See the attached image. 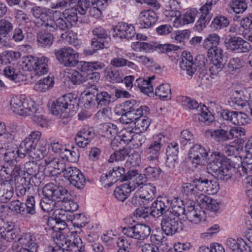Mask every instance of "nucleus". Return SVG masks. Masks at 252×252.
Returning a JSON list of instances; mask_svg holds the SVG:
<instances>
[{
    "instance_id": "f257e3e1",
    "label": "nucleus",
    "mask_w": 252,
    "mask_h": 252,
    "mask_svg": "<svg viewBox=\"0 0 252 252\" xmlns=\"http://www.w3.org/2000/svg\"><path fill=\"white\" fill-rule=\"evenodd\" d=\"M31 12L36 19L35 24L48 32H54L59 29L65 31L70 28L65 20L61 17L54 19L50 14V9L44 7L35 6L31 9Z\"/></svg>"
},
{
    "instance_id": "f03ea898",
    "label": "nucleus",
    "mask_w": 252,
    "mask_h": 252,
    "mask_svg": "<svg viewBox=\"0 0 252 252\" xmlns=\"http://www.w3.org/2000/svg\"><path fill=\"white\" fill-rule=\"evenodd\" d=\"M58 187L56 188L53 184H48L43 189L42 192L44 197L40 202L41 209L45 212H50L56 208H59L60 200L59 193L62 194L66 193V189L63 188V180L57 177L55 179Z\"/></svg>"
},
{
    "instance_id": "7ed1b4c3",
    "label": "nucleus",
    "mask_w": 252,
    "mask_h": 252,
    "mask_svg": "<svg viewBox=\"0 0 252 252\" xmlns=\"http://www.w3.org/2000/svg\"><path fill=\"white\" fill-rule=\"evenodd\" d=\"M227 158L220 153L215 152L211 154L207 169L208 173L219 180L227 181L231 177V173L227 167Z\"/></svg>"
},
{
    "instance_id": "20e7f679",
    "label": "nucleus",
    "mask_w": 252,
    "mask_h": 252,
    "mask_svg": "<svg viewBox=\"0 0 252 252\" xmlns=\"http://www.w3.org/2000/svg\"><path fill=\"white\" fill-rule=\"evenodd\" d=\"M78 106V99L77 96L73 94H68L58 98L53 102L51 106L53 115L57 117H67L68 110L74 108Z\"/></svg>"
},
{
    "instance_id": "39448f33",
    "label": "nucleus",
    "mask_w": 252,
    "mask_h": 252,
    "mask_svg": "<svg viewBox=\"0 0 252 252\" xmlns=\"http://www.w3.org/2000/svg\"><path fill=\"white\" fill-rule=\"evenodd\" d=\"M10 107L14 113L25 116L32 115L38 110L34 101L22 95L13 96Z\"/></svg>"
},
{
    "instance_id": "423d86ee",
    "label": "nucleus",
    "mask_w": 252,
    "mask_h": 252,
    "mask_svg": "<svg viewBox=\"0 0 252 252\" xmlns=\"http://www.w3.org/2000/svg\"><path fill=\"white\" fill-rule=\"evenodd\" d=\"M42 238V235L32 233H23L18 238V241H15L12 246L13 251L18 249H25L33 252H36L38 244Z\"/></svg>"
},
{
    "instance_id": "0eeeda50",
    "label": "nucleus",
    "mask_w": 252,
    "mask_h": 252,
    "mask_svg": "<svg viewBox=\"0 0 252 252\" xmlns=\"http://www.w3.org/2000/svg\"><path fill=\"white\" fill-rule=\"evenodd\" d=\"M178 217L170 211H167L162 216L161 226L167 235L172 236L183 229V223L179 220Z\"/></svg>"
},
{
    "instance_id": "6e6552de",
    "label": "nucleus",
    "mask_w": 252,
    "mask_h": 252,
    "mask_svg": "<svg viewBox=\"0 0 252 252\" xmlns=\"http://www.w3.org/2000/svg\"><path fill=\"white\" fill-rule=\"evenodd\" d=\"M57 60L67 67H75L79 63L78 53L69 47H64L55 51Z\"/></svg>"
},
{
    "instance_id": "1a4fd4ad",
    "label": "nucleus",
    "mask_w": 252,
    "mask_h": 252,
    "mask_svg": "<svg viewBox=\"0 0 252 252\" xmlns=\"http://www.w3.org/2000/svg\"><path fill=\"white\" fill-rule=\"evenodd\" d=\"M166 139L167 138L160 133L154 136V141L151 142L145 150L148 161L158 162L161 148L166 143Z\"/></svg>"
},
{
    "instance_id": "9d476101",
    "label": "nucleus",
    "mask_w": 252,
    "mask_h": 252,
    "mask_svg": "<svg viewBox=\"0 0 252 252\" xmlns=\"http://www.w3.org/2000/svg\"><path fill=\"white\" fill-rule=\"evenodd\" d=\"M42 164L45 166V172L49 176H55L61 173L64 174L67 167L63 161L54 157L51 154H49L45 158L44 162Z\"/></svg>"
},
{
    "instance_id": "9b49d317",
    "label": "nucleus",
    "mask_w": 252,
    "mask_h": 252,
    "mask_svg": "<svg viewBox=\"0 0 252 252\" xmlns=\"http://www.w3.org/2000/svg\"><path fill=\"white\" fill-rule=\"evenodd\" d=\"M127 180V174L123 167L116 166L110 170L108 173L103 174L100 177V181L104 187H110L118 181Z\"/></svg>"
},
{
    "instance_id": "f8f14e48",
    "label": "nucleus",
    "mask_w": 252,
    "mask_h": 252,
    "mask_svg": "<svg viewBox=\"0 0 252 252\" xmlns=\"http://www.w3.org/2000/svg\"><path fill=\"white\" fill-rule=\"evenodd\" d=\"M226 48L234 53H241L248 52L251 49L250 44L239 37H230L224 41Z\"/></svg>"
},
{
    "instance_id": "ddd939ff",
    "label": "nucleus",
    "mask_w": 252,
    "mask_h": 252,
    "mask_svg": "<svg viewBox=\"0 0 252 252\" xmlns=\"http://www.w3.org/2000/svg\"><path fill=\"white\" fill-rule=\"evenodd\" d=\"M63 176L71 184L78 189H82L85 186V177L81 171L75 167H67Z\"/></svg>"
},
{
    "instance_id": "4468645a",
    "label": "nucleus",
    "mask_w": 252,
    "mask_h": 252,
    "mask_svg": "<svg viewBox=\"0 0 252 252\" xmlns=\"http://www.w3.org/2000/svg\"><path fill=\"white\" fill-rule=\"evenodd\" d=\"M220 114L223 120L235 125H245L249 123V116L244 113L223 110Z\"/></svg>"
},
{
    "instance_id": "2eb2a0df",
    "label": "nucleus",
    "mask_w": 252,
    "mask_h": 252,
    "mask_svg": "<svg viewBox=\"0 0 252 252\" xmlns=\"http://www.w3.org/2000/svg\"><path fill=\"white\" fill-rule=\"evenodd\" d=\"M180 66L182 70L190 77H192L195 74L197 66L194 62L193 56L190 52L185 51L182 53Z\"/></svg>"
},
{
    "instance_id": "dca6fc26",
    "label": "nucleus",
    "mask_w": 252,
    "mask_h": 252,
    "mask_svg": "<svg viewBox=\"0 0 252 252\" xmlns=\"http://www.w3.org/2000/svg\"><path fill=\"white\" fill-rule=\"evenodd\" d=\"M158 16L155 11L144 10L140 13L136 24L141 29L149 28L156 22Z\"/></svg>"
},
{
    "instance_id": "f3484780",
    "label": "nucleus",
    "mask_w": 252,
    "mask_h": 252,
    "mask_svg": "<svg viewBox=\"0 0 252 252\" xmlns=\"http://www.w3.org/2000/svg\"><path fill=\"white\" fill-rule=\"evenodd\" d=\"M189 158L197 164L207 162L208 154L206 150L200 145H194L189 150Z\"/></svg>"
},
{
    "instance_id": "a211bd4d",
    "label": "nucleus",
    "mask_w": 252,
    "mask_h": 252,
    "mask_svg": "<svg viewBox=\"0 0 252 252\" xmlns=\"http://www.w3.org/2000/svg\"><path fill=\"white\" fill-rule=\"evenodd\" d=\"M48 145V143L46 139L41 140L37 143V144H34L31 147L30 156L36 160L43 159V162H44L45 158L49 155H47Z\"/></svg>"
},
{
    "instance_id": "6ab92c4d",
    "label": "nucleus",
    "mask_w": 252,
    "mask_h": 252,
    "mask_svg": "<svg viewBox=\"0 0 252 252\" xmlns=\"http://www.w3.org/2000/svg\"><path fill=\"white\" fill-rule=\"evenodd\" d=\"M169 209L168 198L166 197L158 198L152 204L150 208L151 215L155 218L163 216Z\"/></svg>"
},
{
    "instance_id": "aec40b11",
    "label": "nucleus",
    "mask_w": 252,
    "mask_h": 252,
    "mask_svg": "<svg viewBox=\"0 0 252 252\" xmlns=\"http://www.w3.org/2000/svg\"><path fill=\"white\" fill-rule=\"evenodd\" d=\"M13 29V25L5 19L0 20V47H10L8 34Z\"/></svg>"
},
{
    "instance_id": "412c9836",
    "label": "nucleus",
    "mask_w": 252,
    "mask_h": 252,
    "mask_svg": "<svg viewBox=\"0 0 252 252\" xmlns=\"http://www.w3.org/2000/svg\"><path fill=\"white\" fill-rule=\"evenodd\" d=\"M117 36L121 38L131 39L135 34L134 28L130 24L119 23L114 28Z\"/></svg>"
},
{
    "instance_id": "4be33fe9",
    "label": "nucleus",
    "mask_w": 252,
    "mask_h": 252,
    "mask_svg": "<svg viewBox=\"0 0 252 252\" xmlns=\"http://www.w3.org/2000/svg\"><path fill=\"white\" fill-rule=\"evenodd\" d=\"M52 238L56 244V246H59L61 248L65 249V251L67 252L69 251V249H71V246H73L75 244V239L72 242L62 232H53L52 234Z\"/></svg>"
},
{
    "instance_id": "5701e85b",
    "label": "nucleus",
    "mask_w": 252,
    "mask_h": 252,
    "mask_svg": "<svg viewBox=\"0 0 252 252\" xmlns=\"http://www.w3.org/2000/svg\"><path fill=\"white\" fill-rule=\"evenodd\" d=\"M197 13L196 9L188 10L185 13L180 14L179 19L173 22V26L176 28H179L183 25L194 22Z\"/></svg>"
},
{
    "instance_id": "b1692460",
    "label": "nucleus",
    "mask_w": 252,
    "mask_h": 252,
    "mask_svg": "<svg viewBox=\"0 0 252 252\" xmlns=\"http://www.w3.org/2000/svg\"><path fill=\"white\" fill-rule=\"evenodd\" d=\"M127 180H129L128 185H132L131 188L133 190L136 188L144 186V183L146 181V177L144 175L138 174L136 170H130L127 172Z\"/></svg>"
},
{
    "instance_id": "393cba45",
    "label": "nucleus",
    "mask_w": 252,
    "mask_h": 252,
    "mask_svg": "<svg viewBox=\"0 0 252 252\" xmlns=\"http://www.w3.org/2000/svg\"><path fill=\"white\" fill-rule=\"evenodd\" d=\"M226 245L234 252H252L250 247L242 239L229 238L226 241Z\"/></svg>"
},
{
    "instance_id": "a878e982",
    "label": "nucleus",
    "mask_w": 252,
    "mask_h": 252,
    "mask_svg": "<svg viewBox=\"0 0 252 252\" xmlns=\"http://www.w3.org/2000/svg\"><path fill=\"white\" fill-rule=\"evenodd\" d=\"M19 235V230L14 227L13 223L6 222L0 237L7 242H12Z\"/></svg>"
},
{
    "instance_id": "bb28decb",
    "label": "nucleus",
    "mask_w": 252,
    "mask_h": 252,
    "mask_svg": "<svg viewBox=\"0 0 252 252\" xmlns=\"http://www.w3.org/2000/svg\"><path fill=\"white\" fill-rule=\"evenodd\" d=\"M137 191L146 204L155 198L156 193V187L152 184L144 185L139 187Z\"/></svg>"
},
{
    "instance_id": "cd10ccee",
    "label": "nucleus",
    "mask_w": 252,
    "mask_h": 252,
    "mask_svg": "<svg viewBox=\"0 0 252 252\" xmlns=\"http://www.w3.org/2000/svg\"><path fill=\"white\" fill-rule=\"evenodd\" d=\"M178 154V145L176 142H172L169 144L167 147L166 164L170 168H174L177 159Z\"/></svg>"
},
{
    "instance_id": "c85d7f7f",
    "label": "nucleus",
    "mask_w": 252,
    "mask_h": 252,
    "mask_svg": "<svg viewBox=\"0 0 252 252\" xmlns=\"http://www.w3.org/2000/svg\"><path fill=\"white\" fill-rule=\"evenodd\" d=\"M129 110L127 116L132 119L133 122L141 117L143 115V111H147L148 108L144 106H139V104L134 100H130L129 104Z\"/></svg>"
},
{
    "instance_id": "c756f323",
    "label": "nucleus",
    "mask_w": 252,
    "mask_h": 252,
    "mask_svg": "<svg viewBox=\"0 0 252 252\" xmlns=\"http://www.w3.org/2000/svg\"><path fill=\"white\" fill-rule=\"evenodd\" d=\"M169 209L167 211H170L176 216L184 214L186 210L182 199L179 198L175 197L172 199L168 198Z\"/></svg>"
},
{
    "instance_id": "7c9ffc66",
    "label": "nucleus",
    "mask_w": 252,
    "mask_h": 252,
    "mask_svg": "<svg viewBox=\"0 0 252 252\" xmlns=\"http://www.w3.org/2000/svg\"><path fill=\"white\" fill-rule=\"evenodd\" d=\"M49 59L46 57L37 58L33 69L34 74L38 76L46 74L49 71Z\"/></svg>"
},
{
    "instance_id": "2f4dec72",
    "label": "nucleus",
    "mask_w": 252,
    "mask_h": 252,
    "mask_svg": "<svg viewBox=\"0 0 252 252\" xmlns=\"http://www.w3.org/2000/svg\"><path fill=\"white\" fill-rule=\"evenodd\" d=\"M155 76H152L148 77V80L139 78L136 80L135 86H137L144 94H148L153 92V87L152 81L155 79Z\"/></svg>"
},
{
    "instance_id": "473e14b6",
    "label": "nucleus",
    "mask_w": 252,
    "mask_h": 252,
    "mask_svg": "<svg viewBox=\"0 0 252 252\" xmlns=\"http://www.w3.org/2000/svg\"><path fill=\"white\" fill-rule=\"evenodd\" d=\"M132 185L126 183L116 188L114 191L116 198L119 201H124L127 198L129 193L133 190L131 188L133 186H131Z\"/></svg>"
},
{
    "instance_id": "72a5a7b5",
    "label": "nucleus",
    "mask_w": 252,
    "mask_h": 252,
    "mask_svg": "<svg viewBox=\"0 0 252 252\" xmlns=\"http://www.w3.org/2000/svg\"><path fill=\"white\" fill-rule=\"evenodd\" d=\"M13 190L10 183L8 182L0 184V202H7L12 196Z\"/></svg>"
},
{
    "instance_id": "f704fd0d",
    "label": "nucleus",
    "mask_w": 252,
    "mask_h": 252,
    "mask_svg": "<svg viewBox=\"0 0 252 252\" xmlns=\"http://www.w3.org/2000/svg\"><path fill=\"white\" fill-rule=\"evenodd\" d=\"M59 193L60 194V193ZM69 195L70 194L67 190L66 193H64L63 195H62V194L61 193V194L59 195L60 204H63L64 209L66 212H74L77 210L78 205L73 200L68 198Z\"/></svg>"
},
{
    "instance_id": "c9c22d12",
    "label": "nucleus",
    "mask_w": 252,
    "mask_h": 252,
    "mask_svg": "<svg viewBox=\"0 0 252 252\" xmlns=\"http://www.w3.org/2000/svg\"><path fill=\"white\" fill-rule=\"evenodd\" d=\"M220 38L215 33L208 34L203 41L202 46L206 50L220 46Z\"/></svg>"
},
{
    "instance_id": "e433bc0d",
    "label": "nucleus",
    "mask_w": 252,
    "mask_h": 252,
    "mask_svg": "<svg viewBox=\"0 0 252 252\" xmlns=\"http://www.w3.org/2000/svg\"><path fill=\"white\" fill-rule=\"evenodd\" d=\"M205 135L208 137L223 141L230 139L229 132L228 133L226 130L221 128L207 130L205 131Z\"/></svg>"
},
{
    "instance_id": "4c0bfd02",
    "label": "nucleus",
    "mask_w": 252,
    "mask_h": 252,
    "mask_svg": "<svg viewBox=\"0 0 252 252\" xmlns=\"http://www.w3.org/2000/svg\"><path fill=\"white\" fill-rule=\"evenodd\" d=\"M77 9L71 7L65 9L62 13L63 18L70 27L76 25L78 21Z\"/></svg>"
},
{
    "instance_id": "58836bf2",
    "label": "nucleus",
    "mask_w": 252,
    "mask_h": 252,
    "mask_svg": "<svg viewBox=\"0 0 252 252\" xmlns=\"http://www.w3.org/2000/svg\"><path fill=\"white\" fill-rule=\"evenodd\" d=\"M193 119L196 121H198L206 123H210L214 120V116L204 105H203L202 110L193 115Z\"/></svg>"
},
{
    "instance_id": "ea45409f",
    "label": "nucleus",
    "mask_w": 252,
    "mask_h": 252,
    "mask_svg": "<svg viewBox=\"0 0 252 252\" xmlns=\"http://www.w3.org/2000/svg\"><path fill=\"white\" fill-rule=\"evenodd\" d=\"M54 83L52 77L48 76L39 80L34 86V90L39 92H44L53 86Z\"/></svg>"
},
{
    "instance_id": "a19ab883",
    "label": "nucleus",
    "mask_w": 252,
    "mask_h": 252,
    "mask_svg": "<svg viewBox=\"0 0 252 252\" xmlns=\"http://www.w3.org/2000/svg\"><path fill=\"white\" fill-rule=\"evenodd\" d=\"M86 69L81 66V72L75 70L71 71L69 78L75 85H80L87 81L86 77Z\"/></svg>"
},
{
    "instance_id": "79ce46f5",
    "label": "nucleus",
    "mask_w": 252,
    "mask_h": 252,
    "mask_svg": "<svg viewBox=\"0 0 252 252\" xmlns=\"http://www.w3.org/2000/svg\"><path fill=\"white\" fill-rule=\"evenodd\" d=\"M184 214L189 221L195 224L198 223L201 220V211L195 210L194 206H190L187 208Z\"/></svg>"
},
{
    "instance_id": "37998d69",
    "label": "nucleus",
    "mask_w": 252,
    "mask_h": 252,
    "mask_svg": "<svg viewBox=\"0 0 252 252\" xmlns=\"http://www.w3.org/2000/svg\"><path fill=\"white\" fill-rule=\"evenodd\" d=\"M61 37L65 42L76 48L79 47L81 44V40L78 38L77 34L72 31H67L62 33Z\"/></svg>"
},
{
    "instance_id": "c03bdc74",
    "label": "nucleus",
    "mask_w": 252,
    "mask_h": 252,
    "mask_svg": "<svg viewBox=\"0 0 252 252\" xmlns=\"http://www.w3.org/2000/svg\"><path fill=\"white\" fill-rule=\"evenodd\" d=\"M178 100L181 102L182 105L187 108L192 110H196L200 112L202 110L203 105L199 104L198 102L189 97L181 96L179 98Z\"/></svg>"
},
{
    "instance_id": "a18cd8bd",
    "label": "nucleus",
    "mask_w": 252,
    "mask_h": 252,
    "mask_svg": "<svg viewBox=\"0 0 252 252\" xmlns=\"http://www.w3.org/2000/svg\"><path fill=\"white\" fill-rule=\"evenodd\" d=\"M118 132V129L116 125L112 123H105L101 125L100 132L102 135L110 137L115 136Z\"/></svg>"
},
{
    "instance_id": "49530a36",
    "label": "nucleus",
    "mask_w": 252,
    "mask_h": 252,
    "mask_svg": "<svg viewBox=\"0 0 252 252\" xmlns=\"http://www.w3.org/2000/svg\"><path fill=\"white\" fill-rule=\"evenodd\" d=\"M97 107L108 105L111 102V96L107 92L97 93L95 97Z\"/></svg>"
},
{
    "instance_id": "de8ad7c7",
    "label": "nucleus",
    "mask_w": 252,
    "mask_h": 252,
    "mask_svg": "<svg viewBox=\"0 0 252 252\" xmlns=\"http://www.w3.org/2000/svg\"><path fill=\"white\" fill-rule=\"evenodd\" d=\"M37 40L42 47H49L53 43L54 37L51 33L39 32L37 34Z\"/></svg>"
},
{
    "instance_id": "09e8293b",
    "label": "nucleus",
    "mask_w": 252,
    "mask_h": 252,
    "mask_svg": "<svg viewBox=\"0 0 252 252\" xmlns=\"http://www.w3.org/2000/svg\"><path fill=\"white\" fill-rule=\"evenodd\" d=\"M230 8L236 14L243 13L248 7L246 0H231Z\"/></svg>"
},
{
    "instance_id": "8fccbe9b",
    "label": "nucleus",
    "mask_w": 252,
    "mask_h": 252,
    "mask_svg": "<svg viewBox=\"0 0 252 252\" xmlns=\"http://www.w3.org/2000/svg\"><path fill=\"white\" fill-rule=\"evenodd\" d=\"M105 74L107 79L113 83H119L123 80L122 73L117 70L107 69L105 70Z\"/></svg>"
},
{
    "instance_id": "3c124183",
    "label": "nucleus",
    "mask_w": 252,
    "mask_h": 252,
    "mask_svg": "<svg viewBox=\"0 0 252 252\" xmlns=\"http://www.w3.org/2000/svg\"><path fill=\"white\" fill-rule=\"evenodd\" d=\"M31 142L28 139H24L20 144L19 149L15 151L16 156L20 158H24L27 154L30 155Z\"/></svg>"
},
{
    "instance_id": "603ef678",
    "label": "nucleus",
    "mask_w": 252,
    "mask_h": 252,
    "mask_svg": "<svg viewBox=\"0 0 252 252\" xmlns=\"http://www.w3.org/2000/svg\"><path fill=\"white\" fill-rule=\"evenodd\" d=\"M207 51L208 57L212 58V61L222 62L223 50L220 46L211 48Z\"/></svg>"
},
{
    "instance_id": "864d4df0",
    "label": "nucleus",
    "mask_w": 252,
    "mask_h": 252,
    "mask_svg": "<svg viewBox=\"0 0 252 252\" xmlns=\"http://www.w3.org/2000/svg\"><path fill=\"white\" fill-rule=\"evenodd\" d=\"M73 225L78 228L84 227L90 221V218L84 214H76L73 216Z\"/></svg>"
},
{
    "instance_id": "5fc2aeb1",
    "label": "nucleus",
    "mask_w": 252,
    "mask_h": 252,
    "mask_svg": "<svg viewBox=\"0 0 252 252\" xmlns=\"http://www.w3.org/2000/svg\"><path fill=\"white\" fill-rule=\"evenodd\" d=\"M182 192L184 194L188 196H194L195 200L197 194H199L197 190L195 184H191L190 183H184L182 186Z\"/></svg>"
},
{
    "instance_id": "6e6d98bb",
    "label": "nucleus",
    "mask_w": 252,
    "mask_h": 252,
    "mask_svg": "<svg viewBox=\"0 0 252 252\" xmlns=\"http://www.w3.org/2000/svg\"><path fill=\"white\" fill-rule=\"evenodd\" d=\"M155 94L160 98H170L171 88L168 84H163L157 88Z\"/></svg>"
},
{
    "instance_id": "4d7b16f0",
    "label": "nucleus",
    "mask_w": 252,
    "mask_h": 252,
    "mask_svg": "<svg viewBox=\"0 0 252 252\" xmlns=\"http://www.w3.org/2000/svg\"><path fill=\"white\" fill-rule=\"evenodd\" d=\"M129 150L126 148L116 151L110 156L108 161L109 162H113L115 160H123L129 155Z\"/></svg>"
},
{
    "instance_id": "13d9d810",
    "label": "nucleus",
    "mask_w": 252,
    "mask_h": 252,
    "mask_svg": "<svg viewBox=\"0 0 252 252\" xmlns=\"http://www.w3.org/2000/svg\"><path fill=\"white\" fill-rule=\"evenodd\" d=\"M3 72L9 79L14 81L15 82H19L20 74L19 71L16 69L13 65L6 66L3 70Z\"/></svg>"
},
{
    "instance_id": "bf43d9fd",
    "label": "nucleus",
    "mask_w": 252,
    "mask_h": 252,
    "mask_svg": "<svg viewBox=\"0 0 252 252\" xmlns=\"http://www.w3.org/2000/svg\"><path fill=\"white\" fill-rule=\"evenodd\" d=\"M24 204L25 207V214L33 215L36 213L35 201L33 196H28L26 203Z\"/></svg>"
},
{
    "instance_id": "052dcab7",
    "label": "nucleus",
    "mask_w": 252,
    "mask_h": 252,
    "mask_svg": "<svg viewBox=\"0 0 252 252\" xmlns=\"http://www.w3.org/2000/svg\"><path fill=\"white\" fill-rule=\"evenodd\" d=\"M19 126L15 123H10L6 129V134H5V139L8 142L12 141L15 138V134L19 131Z\"/></svg>"
},
{
    "instance_id": "680f3d73",
    "label": "nucleus",
    "mask_w": 252,
    "mask_h": 252,
    "mask_svg": "<svg viewBox=\"0 0 252 252\" xmlns=\"http://www.w3.org/2000/svg\"><path fill=\"white\" fill-rule=\"evenodd\" d=\"M8 207L10 210L16 214H20L22 215L25 214V207L24 203L18 200L11 201L9 204Z\"/></svg>"
},
{
    "instance_id": "e2e57ef3",
    "label": "nucleus",
    "mask_w": 252,
    "mask_h": 252,
    "mask_svg": "<svg viewBox=\"0 0 252 252\" xmlns=\"http://www.w3.org/2000/svg\"><path fill=\"white\" fill-rule=\"evenodd\" d=\"M134 122L135 128L138 132L145 131L150 125L149 121L145 117H140L136 120Z\"/></svg>"
},
{
    "instance_id": "0e129e2a",
    "label": "nucleus",
    "mask_w": 252,
    "mask_h": 252,
    "mask_svg": "<svg viewBox=\"0 0 252 252\" xmlns=\"http://www.w3.org/2000/svg\"><path fill=\"white\" fill-rule=\"evenodd\" d=\"M190 36L189 30L178 31L171 34V38L177 42L181 43L186 39H189Z\"/></svg>"
},
{
    "instance_id": "69168bd1",
    "label": "nucleus",
    "mask_w": 252,
    "mask_h": 252,
    "mask_svg": "<svg viewBox=\"0 0 252 252\" xmlns=\"http://www.w3.org/2000/svg\"><path fill=\"white\" fill-rule=\"evenodd\" d=\"M137 240H144L150 234L151 228L146 224H137Z\"/></svg>"
},
{
    "instance_id": "338daca9",
    "label": "nucleus",
    "mask_w": 252,
    "mask_h": 252,
    "mask_svg": "<svg viewBox=\"0 0 252 252\" xmlns=\"http://www.w3.org/2000/svg\"><path fill=\"white\" fill-rule=\"evenodd\" d=\"M25 170L26 173L24 175L27 174L31 178L35 177L38 172V166L33 161L27 162L25 165Z\"/></svg>"
},
{
    "instance_id": "774afa93",
    "label": "nucleus",
    "mask_w": 252,
    "mask_h": 252,
    "mask_svg": "<svg viewBox=\"0 0 252 252\" xmlns=\"http://www.w3.org/2000/svg\"><path fill=\"white\" fill-rule=\"evenodd\" d=\"M116 244L119 248L118 252H129L130 243L125 237L118 238Z\"/></svg>"
}]
</instances>
